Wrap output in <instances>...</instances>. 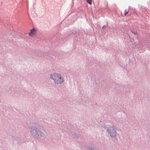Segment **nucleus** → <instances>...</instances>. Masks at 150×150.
<instances>
[{"mask_svg":"<svg viewBox=\"0 0 150 150\" xmlns=\"http://www.w3.org/2000/svg\"><path fill=\"white\" fill-rule=\"evenodd\" d=\"M132 33H134V34L135 35H136V33H135V32H133V31H132Z\"/></svg>","mask_w":150,"mask_h":150,"instance_id":"12","label":"nucleus"},{"mask_svg":"<svg viewBox=\"0 0 150 150\" xmlns=\"http://www.w3.org/2000/svg\"><path fill=\"white\" fill-rule=\"evenodd\" d=\"M71 132H70V131H69V132H67V133H68V134H71Z\"/></svg>","mask_w":150,"mask_h":150,"instance_id":"9","label":"nucleus"},{"mask_svg":"<svg viewBox=\"0 0 150 150\" xmlns=\"http://www.w3.org/2000/svg\"><path fill=\"white\" fill-rule=\"evenodd\" d=\"M36 31L34 28H33V29L30 30V33H31L32 34L35 35L36 34Z\"/></svg>","mask_w":150,"mask_h":150,"instance_id":"4","label":"nucleus"},{"mask_svg":"<svg viewBox=\"0 0 150 150\" xmlns=\"http://www.w3.org/2000/svg\"><path fill=\"white\" fill-rule=\"evenodd\" d=\"M106 27V26L105 25H104L103 27H102V28H103L105 27Z\"/></svg>","mask_w":150,"mask_h":150,"instance_id":"11","label":"nucleus"},{"mask_svg":"<svg viewBox=\"0 0 150 150\" xmlns=\"http://www.w3.org/2000/svg\"><path fill=\"white\" fill-rule=\"evenodd\" d=\"M50 78L53 80L54 83L57 85H61L64 81V78L59 73H54L50 75Z\"/></svg>","mask_w":150,"mask_h":150,"instance_id":"1","label":"nucleus"},{"mask_svg":"<svg viewBox=\"0 0 150 150\" xmlns=\"http://www.w3.org/2000/svg\"><path fill=\"white\" fill-rule=\"evenodd\" d=\"M87 1L90 4H91L92 0H87Z\"/></svg>","mask_w":150,"mask_h":150,"instance_id":"7","label":"nucleus"},{"mask_svg":"<svg viewBox=\"0 0 150 150\" xmlns=\"http://www.w3.org/2000/svg\"><path fill=\"white\" fill-rule=\"evenodd\" d=\"M29 35H30L31 34H32L31 33H30V32L28 33Z\"/></svg>","mask_w":150,"mask_h":150,"instance_id":"10","label":"nucleus"},{"mask_svg":"<svg viewBox=\"0 0 150 150\" xmlns=\"http://www.w3.org/2000/svg\"><path fill=\"white\" fill-rule=\"evenodd\" d=\"M129 12V10H128L127 11H126L125 13V14H124L125 16H126V15Z\"/></svg>","mask_w":150,"mask_h":150,"instance_id":"8","label":"nucleus"},{"mask_svg":"<svg viewBox=\"0 0 150 150\" xmlns=\"http://www.w3.org/2000/svg\"><path fill=\"white\" fill-rule=\"evenodd\" d=\"M88 150H94L95 147L93 146H89L88 147Z\"/></svg>","mask_w":150,"mask_h":150,"instance_id":"5","label":"nucleus"},{"mask_svg":"<svg viewBox=\"0 0 150 150\" xmlns=\"http://www.w3.org/2000/svg\"><path fill=\"white\" fill-rule=\"evenodd\" d=\"M39 128L40 129L42 130L43 131H44L45 130L44 128L42 125H40L39 126Z\"/></svg>","mask_w":150,"mask_h":150,"instance_id":"6","label":"nucleus"},{"mask_svg":"<svg viewBox=\"0 0 150 150\" xmlns=\"http://www.w3.org/2000/svg\"><path fill=\"white\" fill-rule=\"evenodd\" d=\"M106 131L110 134L111 138L112 139L113 138H116L117 133L116 132V129L115 127L113 125L110 126L109 125H105L103 127Z\"/></svg>","mask_w":150,"mask_h":150,"instance_id":"3","label":"nucleus"},{"mask_svg":"<svg viewBox=\"0 0 150 150\" xmlns=\"http://www.w3.org/2000/svg\"><path fill=\"white\" fill-rule=\"evenodd\" d=\"M29 129L31 134L34 138L39 139L42 137V132L37 127L32 126L30 127Z\"/></svg>","mask_w":150,"mask_h":150,"instance_id":"2","label":"nucleus"}]
</instances>
